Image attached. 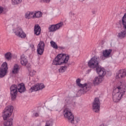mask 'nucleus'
Listing matches in <instances>:
<instances>
[{
    "label": "nucleus",
    "instance_id": "5701e85b",
    "mask_svg": "<svg viewBox=\"0 0 126 126\" xmlns=\"http://www.w3.org/2000/svg\"><path fill=\"white\" fill-rule=\"evenodd\" d=\"M41 33V28L39 25H35L34 27V34L36 35H40Z\"/></svg>",
    "mask_w": 126,
    "mask_h": 126
},
{
    "label": "nucleus",
    "instance_id": "cd10ccee",
    "mask_svg": "<svg viewBox=\"0 0 126 126\" xmlns=\"http://www.w3.org/2000/svg\"><path fill=\"white\" fill-rule=\"evenodd\" d=\"M11 53L10 52H8L5 54V58L6 60L9 61V60L11 59Z\"/></svg>",
    "mask_w": 126,
    "mask_h": 126
},
{
    "label": "nucleus",
    "instance_id": "b1692460",
    "mask_svg": "<svg viewBox=\"0 0 126 126\" xmlns=\"http://www.w3.org/2000/svg\"><path fill=\"white\" fill-rule=\"evenodd\" d=\"M38 87L39 86H38V84L32 87L29 90L30 93H32V92H34L35 91H39Z\"/></svg>",
    "mask_w": 126,
    "mask_h": 126
},
{
    "label": "nucleus",
    "instance_id": "c9c22d12",
    "mask_svg": "<svg viewBox=\"0 0 126 126\" xmlns=\"http://www.w3.org/2000/svg\"><path fill=\"white\" fill-rule=\"evenodd\" d=\"M4 8L0 6V13H2L3 12Z\"/></svg>",
    "mask_w": 126,
    "mask_h": 126
},
{
    "label": "nucleus",
    "instance_id": "7ed1b4c3",
    "mask_svg": "<svg viewBox=\"0 0 126 126\" xmlns=\"http://www.w3.org/2000/svg\"><path fill=\"white\" fill-rule=\"evenodd\" d=\"M100 58L98 56H94L88 62V66L90 68H96L99 66Z\"/></svg>",
    "mask_w": 126,
    "mask_h": 126
},
{
    "label": "nucleus",
    "instance_id": "f8f14e48",
    "mask_svg": "<svg viewBox=\"0 0 126 126\" xmlns=\"http://www.w3.org/2000/svg\"><path fill=\"white\" fill-rule=\"evenodd\" d=\"M45 50V43L44 41H40L38 43L37 47V53L38 55H43Z\"/></svg>",
    "mask_w": 126,
    "mask_h": 126
},
{
    "label": "nucleus",
    "instance_id": "f03ea898",
    "mask_svg": "<svg viewBox=\"0 0 126 126\" xmlns=\"http://www.w3.org/2000/svg\"><path fill=\"white\" fill-rule=\"evenodd\" d=\"M70 56L63 53L58 54L53 61L54 65H62L67 63L69 61Z\"/></svg>",
    "mask_w": 126,
    "mask_h": 126
},
{
    "label": "nucleus",
    "instance_id": "dca6fc26",
    "mask_svg": "<svg viewBox=\"0 0 126 126\" xmlns=\"http://www.w3.org/2000/svg\"><path fill=\"white\" fill-rule=\"evenodd\" d=\"M72 125H79L81 123V119L78 116H73L72 119L69 121Z\"/></svg>",
    "mask_w": 126,
    "mask_h": 126
},
{
    "label": "nucleus",
    "instance_id": "473e14b6",
    "mask_svg": "<svg viewBox=\"0 0 126 126\" xmlns=\"http://www.w3.org/2000/svg\"><path fill=\"white\" fill-rule=\"evenodd\" d=\"M61 109L59 106H55L54 107L53 110H50V111H55V112H60Z\"/></svg>",
    "mask_w": 126,
    "mask_h": 126
},
{
    "label": "nucleus",
    "instance_id": "72a5a7b5",
    "mask_svg": "<svg viewBox=\"0 0 126 126\" xmlns=\"http://www.w3.org/2000/svg\"><path fill=\"white\" fill-rule=\"evenodd\" d=\"M46 126H51L53 125V122L52 121H49L46 122Z\"/></svg>",
    "mask_w": 126,
    "mask_h": 126
},
{
    "label": "nucleus",
    "instance_id": "6ab92c4d",
    "mask_svg": "<svg viewBox=\"0 0 126 126\" xmlns=\"http://www.w3.org/2000/svg\"><path fill=\"white\" fill-rule=\"evenodd\" d=\"M103 80V77L101 76L95 77L93 80V84H94V85H99V84L102 83Z\"/></svg>",
    "mask_w": 126,
    "mask_h": 126
},
{
    "label": "nucleus",
    "instance_id": "20e7f679",
    "mask_svg": "<svg viewBox=\"0 0 126 126\" xmlns=\"http://www.w3.org/2000/svg\"><path fill=\"white\" fill-rule=\"evenodd\" d=\"M13 112V107L12 105H8L5 107L2 113L3 120H7L11 116Z\"/></svg>",
    "mask_w": 126,
    "mask_h": 126
},
{
    "label": "nucleus",
    "instance_id": "c756f323",
    "mask_svg": "<svg viewBox=\"0 0 126 126\" xmlns=\"http://www.w3.org/2000/svg\"><path fill=\"white\" fill-rule=\"evenodd\" d=\"M37 85L38 86V90H42L45 88V85L43 83L37 84Z\"/></svg>",
    "mask_w": 126,
    "mask_h": 126
},
{
    "label": "nucleus",
    "instance_id": "4468645a",
    "mask_svg": "<svg viewBox=\"0 0 126 126\" xmlns=\"http://www.w3.org/2000/svg\"><path fill=\"white\" fill-rule=\"evenodd\" d=\"M126 76V69L119 70L116 72V78L117 79H121Z\"/></svg>",
    "mask_w": 126,
    "mask_h": 126
},
{
    "label": "nucleus",
    "instance_id": "1a4fd4ad",
    "mask_svg": "<svg viewBox=\"0 0 126 126\" xmlns=\"http://www.w3.org/2000/svg\"><path fill=\"white\" fill-rule=\"evenodd\" d=\"M8 69V67H7V63H6V62H4L1 66L0 69V78H2V77H4V76H5V75H6Z\"/></svg>",
    "mask_w": 126,
    "mask_h": 126
},
{
    "label": "nucleus",
    "instance_id": "0eeeda50",
    "mask_svg": "<svg viewBox=\"0 0 126 126\" xmlns=\"http://www.w3.org/2000/svg\"><path fill=\"white\" fill-rule=\"evenodd\" d=\"M81 81V80L80 79H77L76 80V83L77 85L79 86V87L82 88L81 90L83 91V93H82L84 94V93H86V92H88V91H89V90L91 89L90 86L87 83L82 84L80 83Z\"/></svg>",
    "mask_w": 126,
    "mask_h": 126
},
{
    "label": "nucleus",
    "instance_id": "4be33fe9",
    "mask_svg": "<svg viewBox=\"0 0 126 126\" xmlns=\"http://www.w3.org/2000/svg\"><path fill=\"white\" fill-rule=\"evenodd\" d=\"M42 15H43L42 12L33 11V19L40 18V17H42Z\"/></svg>",
    "mask_w": 126,
    "mask_h": 126
},
{
    "label": "nucleus",
    "instance_id": "aec40b11",
    "mask_svg": "<svg viewBox=\"0 0 126 126\" xmlns=\"http://www.w3.org/2000/svg\"><path fill=\"white\" fill-rule=\"evenodd\" d=\"M25 18L26 19H34V11H27L25 13Z\"/></svg>",
    "mask_w": 126,
    "mask_h": 126
},
{
    "label": "nucleus",
    "instance_id": "393cba45",
    "mask_svg": "<svg viewBox=\"0 0 126 126\" xmlns=\"http://www.w3.org/2000/svg\"><path fill=\"white\" fill-rule=\"evenodd\" d=\"M18 71H19V65L15 64L13 67L12 72L15 74V73H18Z\"/></svg>",
    "mask_w": 126,
    "mask_h": 126
},
{
    "label": "nucleus",
    "instance_id": "412c9836",
    "mask_svg": "<svg viewBox=\"0 0 126 126\" xmlns=\"http://www.w3.org/2000/svg\"><path fill=\"white\" fill-rule=\"evenodd\" d=\"M17 89L20 93H23V92H25V91L26 90L25 89V86H24V84L22 83L18 85Z\"/></svg>",
    "mask_w": 126,
    "mask_h": 126
},
{
    "label": "nucleus",
    "instance_id": "7c9ffc66",
    "mask_svg": "<svg viewBox=\"0 0 126 126\" xmlns=\"http://www.w3.org/2000/svg\"><path fill=\"white\" fill-rule=\"evenodd\" d=\"M29 74L30 76H34L36 74V71L34 70H31L29 71Z\"/></svg>",
    "mask_w": 126,
    "mask_h": 126
},
{
    "label": "nucleus",
    "instance_id": "bb28decb",
    "mask_svg": "<svg viewBox=\"0 0 126 126\" xmlns=\"http://www.w3.org/2000/svg\"><path fill=\"white\" fill-rule=\"evenodd\" d=\"M67 67L66 66H62L59 68V72H64L66 70Z\"/></svg>",
    "mask_w": 126,
    "mask_h": 126
},
{
    "label": "nucleus",
    "instance_id": "f704fd0d",
    "mask_svg": "<svg viewBox=\"0 0 126 126\" xmlns=\"http://www.w3.org/2000/svg\"><path fill=\"white\" fill-rule=\"evenodd\" d=\"M41 2H45V3H49L51 2L52 0H39Z\"/></svg>",
    "mask_w": 126,
    "mask_h": 126
},
{
    "label": "nucleus",
    "instance_id": "f257e3e1",
    "mask_svg": "<svg viewBox=\"0 0 126 126\" xmlns=\"http://www.w3.org/2000/svg\"><path fill=\"white\" fill-rule=\"evenodd\" d=\"M126 92V82H120L113 88L112 93V99L114 103H119Z\"/></svg>",
    "mask_w": 126,
    "mask_h": 126
},
{
    "label": "nucleus",
    "instance_id": "e433bc0d",
    "mask_svg": "<svg viewBox=\"0 0 126 126\" xmlns=\"http://www.w3.org/2000/svg\"><path fill=\"white\" fill-rule=\"evenodd\" d=\"M90 72H91V69H89L86 71V73L87 74L90 73Z\"/></svg>",
    "mask_w": 126,
    "mask_h": 126
},
{
    "label": "nucleus",
    "instance_id": "ea45409f",
    "mask_svg": "<svg viewBox=\"0 0 126 126\" xmlns=\"http://www.w3.org/2000/svg\"><path fill=\"white\" fill-rule=\"evenodd\" d=\"M34 116H35V117H38L39 116V113H35L34 114Z\"/></svg>",
    "mask_w": 126,
    "mask_h": 126
},
{
    "label": "nucleus",
    "instance_id": "a878e982",
    "mask_svg": "<svg viewBox=\"0 0 126 126\" xmlns=\"http://www.w3.org/2000/svg\"><path fill=\"white\" fill-rule=\"evenodd\" d=\"M50 45H51V47L53 48V49H54L55 50H59V46L58 45L57 43H56V42L53 40L51 41Z\"/></svg>",
    "mask_w": 126,
    "mask_h": 126
},
{
    "label": "nucleus",
    "instance_id": "6e6552de",
    "mask_svg": "<svg viewBox=\"0 0 126 126\" xmlns=\"http://www.w3.org/2000/svg\"><path fill=\"white\" fill-rule=\"evenodd\" d=\"M63 27V22H60L58 24L50 25L48 28V30L49 32H56Z\"/></svg>",
    "mask_w": 126,
    "mask_h": 126
},
{
    "label": "nucleus",
    "instance_id": "4c0bfd02",
    "mask_svg": "<svg viewBox=\"0 0 126 126\" xmlns=\"http://www.w3.org/2000/svg\"><path fill=\"white\" fill-rule=\"evenodd\" d=\"M58 49L59 50H63V49H64V47L63 46H58Z\"/></svg>",
    "mask_w": 126,
    "mask_h": 126
},
{
    "label": "nucleus",
    "instance_id": "f3484780",
    "mask_svg": "<svg viewBox=\"0 0 126 126\" xmlns=\"http://www.w3.org/2000/svg\"><path fill=\"white\" fill-rule=\"evenodd\" d=\"M96 73L99 75L101 77V76H104L106 74V70L105 68L101 67L98 66L96 68Z\"/></svg>",
    "mask_w": 126,
    "mask_h": 126
},
{
    "label": "nucleus",
    "instance_id": "58836bf2",
    "mask_svg": "<svg viewBox=\"0 0 126 126\" xmlns=\"http://www.w3.org/2000/svg\"><path fill=\"white\" fill-rule=\"evenodd\" d=\"M69 14L70 16H73V15H74V14H73V12H69Z\"/></svg>",
    "mask_w": 126,
    "mask_h": 126
},
{
    "label": "nucleus",
    "instance_id": "c85d7f7f",
    "mask_svg": "<svg viewBox=\"0 0 126 126\" xmlns=\"http://www.w3.org/2000/svg\"><path fill=\"white\" fill-rule=\"evenodd\" d=\"M12 4H19L22 2V0H11Z\"/></svg>",
    "mask_w": 126,
    "mask_h": 126
},
{
    "label": "nucleus",
    "instance_id": "a19ab883",
    "mask_svg": "<svg viewBox=\"0 0 126 126\" xmlns=\"http://www.w3.org/2000/svg\"><path fill=\"white\" fill-rule=\"evenodd\" d=\"M85 0H82V1H84Z\"/></svg>",
    "mask_w": 126,
    "mask_h": 126
},
{
    "label": "nucleus",
    "instance_id": "ddd939ff",
    "mask_svg": "<svg viewBox=\"0 0 126 126\" xmlns=\"http://www.w3.org/2000/svg\"><path fill=\"white\" fill-rule=\"evenodd\" d=\"M17 86L15 85H13L10 87V94L12 97V100H15L16 99V95H17Z\"/></svg>",
    "mask_w": 126,
    "mask_h": 126
},
{
    "label": "nucleus",
    "instance_id": "a211bd4d",
    "mask_svg": "<svg viewBox=\"0 0 126 126\" xmlns=\"http://www.w3.org/2000/svg\"><path fill=\"white\" fill-rule=\"evenodd\" d=\"M20 63L22 65H24L25 66L28 63V60H27V57L25 56L24 54H23L21 56L20 59Z\"/></svg>",
    "mask_w": 126,
    "mask_h": 126
},
{
    "label": "nucleus",
    "instance_id": "9b49d317",
    "mask_svg": "<svg viewBox=\"0 0 126 126\" xmlns=\"http://www.w3.org/2000/svg\"><path fill=\"white\" fill-rule=\"evenodd\" d=\"M93 110L95 113H98L100 111V100L99 98H95L93 104Z\"/></svg>",
    "mask_w": 126,
    "mask_h": 126
},
{
    "label": "nucleus",
    "instance_id": "423d86ee",
    "mask_svg": "<svg viewBox=\"0 0 126 126\" xmlns=\"http://www.w3.org/2000/svg\"><path fill=\"white\" fill-rule=\"evenodd\" d=\"M122 22L123 25V28L125 31H122L118 33V37L120 39H123L126 37V13L122 18Z\"/></svg>",
    "mask_w": 126,
    "mask_h": 126
},
{
    "label": "nucleus",
    "instance_id": "9d476101",
    "mask_svg": "<svg viewBox=\"0 0 126 126\" xmlns=\"http://www.w3.org/2000/svg\"><path fill=\"white\" fill-rule=\"evenodd\" d=\"M63 115L64 116V118H65V119H67L69 122L74 116L73 114H72V112H71V110L69 109V108H65L63 111Z\"/></svg>",
    "mask_w": 126,
    "mask_h": 126
},
{
    "label": "nucleus",
    "instance_id": "2eb2a0df",
    "mask_svg": "<svg viewBox=\"0 0 126 126\" xmlns=\"http://www.w3.org/2000/svg\"><path fill=\"white\" fill-rule=\"evenodd\" d=\"M112 51L113 50L112 49H106L103 50L102 52V56H100V59L104 61V60H106V59L110 58Z\"/></svg>",
    "mask_w": 126,
    "mask_h": 126
},
{
    "label": "nucleus",
    "instance_id": "39448f33",
    "mask_svg": "<svg viewBox=\"0 0 126 126\" xmlns=\"http://www.w3.org/2000/svg\"><path fill=\"white\" fill-rule=\"evenodd\" d=\"M13 32L15 35L17 36V37H18V38H21V39H25L26 38V33H25L23 30H22V28L20 27L13 29Z\"/></svg>",
    "mask_w": 126,
    "mask_h": 126
},
{
    "label": "nucleus",
    "instance_id": "2f4dec72",
    "mask_svg": "<svg viewBox=\"0 0 126 126\" xmlns=\"http://www.w3.org/2000/svg\"><path fill=\"white\" fill-rule=\"evenodd\" d=\"M5 126H12V121H6L4 124Z\"/></svg>",
    "mask_w": 126,
    "mask_h": 126
}]
</instances>
